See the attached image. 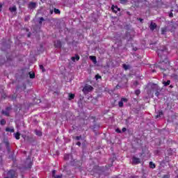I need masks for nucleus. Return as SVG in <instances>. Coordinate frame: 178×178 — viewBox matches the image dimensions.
Segmentation results:
<instances>
[{"mask_svg": "<svg viewBox=\"0 0 178 178\" xmlns=\"http://www.w3.org/2000/svg\"><path fill=\"white\" fill-rule=\"evenodd\" d=\"M156 53L161 59H165V60H163L159 65H157V67H159L162 72H165L166 69H170V63L166 59L168 56V49H166V47H163L160 49H158Z\"/></svg>", "mask_w": 178, "mask_h": 178, "instance_id": "1", "label": "nucleus"}, {"mask_svg": "<svg viewBox=\"0 0 178 178\" xmlns=\"http://www.w3.org/2000/svg\"><path fill=\"white\" fill-rule=\"evenodd\" d=\"M64 159L65 161H70L71 165H74L73 162H75V160L73 159V156H72V154H65Z\"/></svg>", "mask_w": 178, "mask_h": 178, "instance_id": "2", "label": "nucleus"}, {"mask_svg": "<svg viewBox=\"0 0 178 178\" xmlns=\"http://www.w3.org/2000/svg\"><path fill=\"white\" fill-rule=\"evenodd\" d=\"M93 90L92 86H90V85H86L83 88V92H84V94H87V92H90V91Z\"/></svg>", "mask_w": 178, "mask_h": 178, "instance_id": "3", "label": "nucleus"}, {"mask_svg": "<svg viewBox=\"0 0 178 178\" xmlns=\"http://www.w3.org/2000/svg\"><path fill=\"white\" fill-rule=\"evenodd\" d=\"M16 177V172L15 170H11L8 172L7 177L5 178H15Z\"/></svg>", "mask_w": 178, "mask_h": 178, "instance_id": "4", "label": "nucleus"}, {"mask_svg": "<svg viewBox=\"0 0 178 178\" xmlns=\"http://www.w3.org/2000/svg\"><path fill=\"white\" fill-rule=\"evenodd\" d=\"M132 163L134 165H138V163H141V159H140L136 156H134L132 158Z\"/></svg>", "mask_w": 178, "mask_h": 178, "instance_id": "5", "label": "nucleus"}, {"mask_svg": "<svg viewBox=\"0 0 178 178\" xmlns=\"http://www.w3.org/2000/svg\"><path fill=\"white\" fill-rule=\"evenodd\" d=\"M29 9H35L37 8V3L30 2L28 5Z\"/></svg>", "mask_w": 178, "mask_h": 178, "instance_id": "6", "label": "nucleus"}, {"mask_svg": "<svg viewBox=\"0 0 178 178\" xmlns=\"http://www.w3.org/2000/svg\"><path fill=\"white\" fill-rule=\"evenodd\" d=\"M111 9L114 13H118V12H120V8H119L118 6L113 5L111 7Z\"/></svg>", "mask_w": 178, "mask_h": 178, "instance_id": "7", "label": "nucleus"}, {"mask_svg": "<svg viewBox=\"0 0 178 178\" xmlns=\"http://www.w3.org/2000/svg\"><path fill=\"white\" fill-rule=\"evenodd\" d=\"M149 29L152 31H154V30H155L156 29V24L152 22L149 25Z\"/></svg>", "mask_w": 178, "mask_h": 178, "instance_id": "8", "label": "nucleus"}, {"mask_svg": "<svg viewBox=\"0 0 178 178\" xmlns=\"http://www.w3.org/2000/svg\"><path fill=\"white\" fill-rule=\"evenodd\" d=\"M9 111H10V108L7 107L6 110L2 111L3 115H4L5 116H9Z\"/></svg>", "mask_w": 178, "mask_h": 178, "instance_id": "9", "label": "nucleus"}, {"mask_svg": "<svg viewBox=\"0 0 178 178\" xmlns=\"http://www.w3.org/2000/svg\"><path fill=\"white\" fill-rule=\"evenodd\" d=\"M123 102H127V99L126 98L121 99V101L119 102L118 103V106H120V108H122L123 106Z\"/></svg>", "mask_w": 178, "mask_h": 178, "instance_id": "10", "label": "nucleus"}, {"mask_svg": "<svg viewBox=\"0 0 178 178\" xmlns=\"http://www.w3.org/2000/svg\"><path fill=\"white\" fill-rule=\"evenodd\" d=\"M54 45H55L56 48H60L62 47V43L60 42V40H56L54 42Z\"/></svg>", "mask_w": 178, "mask_h": 178, "instance_id": "11", "label": "nucleus"}, {"mask_svg": "<svg viewBox=\"0 0 178 178\" xmlns=\"http://www.w3.org/2000/svg\"><path fill=\"white\" fill-rule=\"evenodd\" d=\"M156 87V85L154 83H149L146 88V90H148V88H152V90H154Z\"/></svg>", "mask_w": 178, "mask_h": 178, "instance_id": "12", "label": "nucleus"}, {"mask_svg": "<svg viewBox=\"0 0 178 178\" xmlns=\"http://www.w3.org/2000/svg\"><path fill=\"white\" fill-rule=\"evenodd\" d=\"M89 58L95 65H97V57L94 56H90Z\"/></svg>", "mask_w": 178, "mask_h": 178, "instance_id": "13", "label": "nucleus"}, {"mask_svg": "<svg viewBox=\"0 0 178 178\" xmlns=\"http://www.w3.org/2000/svg\"><path fill=\"white\" fill-rule=\"evenodd\" d=\"M71 59L73 62H76V60H79L80 59V56H79V55H76L75 56L72 57Z\"/></svg>", "mask_w": 178, "mask_h": 178, "instance_id": "14", "label": "nucleus"}, {"mask_svg": "<svg viewBox=\"0 0 178 178\" xmlns=\"http://www.w3.org/2000/svg\"><path fill=\"white\" fill-rule=\"evenodd\" d=\"M6 131H9L10 133H14L15 132V129L13 127H7L6 128Z\"/></svg>", "mask_w": 178, "mask_h": 178, "instance_id": "15", "label": "nucleus"}, {"mask_svg": "<svg viewBox=\"0 0 178 178\" xmlns=\"http://www.w3.org/2000/svg\"><path fill=\"white\" fill-rule=\"evenodd\" d=\"M14 137L16 140H20V133L17 132L16 134H14Z\"/></svg>", "mask_w": 178, "mask_h": 178, "instance_id": "16", "label": "nucleus"}, {"mask_svg": "<svg viewBox=\"0 0 178 178\" xmlns=\"http://www.w3.org/2000/svg\"><path fill=\"white\" fill-rule=\"evenodd\" d=\"M163 84L164 87H167V86H170V80H168L167 81H163Z\"/></svg>", "mask_w": 178, "mask_h": 178, "instance_id": "17", "label": "nucleus"}, {"mask_svg": "<svg viewBox=\"0 0 178 178\" xmlns=\"http://www.w3.org/2000/svg\"><path fill=\"white\" fill-rule=\"evenodd\" d=\"M68 99L69 101H72V99H74V94L70 93Z\"/></svg>", "mask_w": 178, "mask_h": 178, "instance_id": "18", "label": "nucleus"}, {"mask_svg": "<svg viewBox=\"0 0 178 178\" xmlns=\"http://www.w3.org/2000/svg\"><path fill=\"white\" fill-rule=\"evenodd\" d=\"M9 10L11 11L12 13H13V12H16L17 8H16L15 6H14L10 8H9Z\"/></svg>", "mask_w": 178, "mask_h": 178, "instance_id": "19", "label": "nucleus"}, {"mask_svg": "<svg viewBox=\"0 0 178 178\" xmlns=\"http://www.w3.org/2000/svg\"><path fill=\"white\" fill-rule=\"evenodd\" d=\"M166 31H168V28L163 27L161 29V34H165Z\"/></svg>", "mask_w": 178, "mask_h": 178, "instance_id": "20", "label": "nucleus"}, {"mask_svg": "<svg viewBox=\"0 0 178 178\" xmlns=\"http://www.w3.org/2000/svg\"><path fill=\"white\" fill-rule=\"evenodd\" d=\"M123 68L124 69V70H129V69H130V65H126V64H123Z\"/></svg>", "mask_w": 178, "mask_h": 178, "instance_id": "21", "label": "nucleus"}, {"mask_svg": "<svg viewBox=\"0 0 178 178\" xmlns=\"http://www.w3.org/2000/svg\"><path fill=\"white\" fill-rule=\"evenodd\" d=\"M30 79H34L35 77V74L34 72H29Z\"/></svg>", "mask_w": 178, "mask_h": 178, "instance_id": "22", "label": "nucleus"}, {"mask_svg": "<svg viewBox=\"0 0 178 178\" xmlns=\"http://www.w3.org/2000/svg\"><path fill=\"white\" fill-rule=\"evenodd\" d=\"M163 115V112L159 111V115H156V119H158V118H161V116Z\"/></svg>", "mask_w": 178, "mask_h": 178, "instance_id": "23", "label": "nucleus"}, {"mask_svg": "<svg viewBox=\"0 0 178 178\" xmlns=\"http://www.w3.org/2000/svg\"><path fill=\"white\" fill-rule=\"evenodd\" d=\"M0 124H1V126H3V125L6 124V121L5 120V119H2L0 121Z\"/></svg>", "mask_w": 178, "mask_h": 178, "instance_id": "24", "label": "nucleus"}, {"mask_svg": "<svg viewBox=\"0 0 178 178\" xmlns=\"http://www.w3.org/2000/svg\"><path fill=\"white\" fill-rule=\"evenodd\" d=\"M149 166L152 169H154L155 168V164L152 162V161H150L149 162Z\"/></svg>", "mask_w": 178, "mask_h": 178, "instance_id": "25", "label": "nucleus"}, {"mask_svg": "<svg viewBox=\"0 0 178 178\" xmlns=\"http://www.w3.org/2000/svg\"><path fill=\"white\" fill-rule=\"evenodd\" d=\"M120 3H122V5H124L127 3V0H120Z\"/></svg>", "mask_w": 178, "mask_h": 178, "instance_id": "26", "label": "nucleus"}, {"mask_svg": "<svg viewBox=\"0 0 178 178\" xmlns=\"http://www.w3.org/2000/svg\"><path fill=\"white\" fill-rule=\"evenodd\" d=\"M54 13H56V15H58L60 13V10H59V9L54 8Z\"/></svg>", "mask_w": 178, "mask_h": 178, "instance_id": "27", "label": "nucleus"}, {"mask_svg": "<svg viewBox=\"0 0 178 178\" xmlns=\"http://www.w3.org/2000/svg\"><path fill=\"white\" fill-rule=\"evenodd\" d=\"M35 134H36V136H42V134H41V131H35Z\"/></svg>", "mask_w": 178, "mask_h": 178, "instance_id": "28", "label": "nucleus"}, {"mask_svg": "<svg viewBox=\"0 0 178 178\" xmlns=\"http://www.w3.org/2000/svg\"><path fill=\"white\" fill-rule=\"evenodd\" d=\"M96 80H98L99 79H102L101 76L99 74L95 75Z\"/></svg>", "mask_w": 178, "mask_h": 178, "instance_id": "29", "label": "nucleus"}, {"mask_svg": "<svg viewBox=\"0 0 178 178\" xmlns=\"http://www.w3.org/2000/svg\"><path fill=\"white\" fill-rule=\"evenodd\" d=\"M56 170H53L52 172H51V175H52V177H54L56 175Z\"/></svg>", "mask_w": 178, "mask_h": 178, "instance_id": "30", "label": "nucleus"}, {"mask_svg": "<svg viewBox=\"0 0 178 178\" xmlns=\"http://www.w3.org/2000/svg\"><path fill=\"white\" fill-rule=\"evenodd\" d=\"M140 90H136L135 91V94H136V95H140Z\"/></svg>", "mask_w": 178, "mask_h": 178, "instance_id": "31", "label": "nucleus"}, {"mask_svg": "<svg viewBox=\"0 0 178 178\" xmlns=\"http://www.w3.org/2000/svg\"><path fill=\"white\" fill-rule=\"evenodd\" d=\"M42 22H44V17H40V22H39L40 24H41V23H42Z\"/></svg>", "mask_w": 178, "mask_h": 178, "instance_id": "32", "label": "nucleus"}, {"mask_svg": "<svg viewBox=\"0 0 178 178\" xmlns=\"http://www.w3.org/2000/svg\"><path fill=\"white\" fill-rule=\"evenodd\" d=\"M173 10H171V13L169 14L170 17H173Z\"/></svg>", "mask_w": 178, "mask_h": 178, "instance_id": "33", "label": "nucleus"}, {"mask_svg": "<svg viewBox=\"0 0 178 178\" xmlns=\"http://www.w3.org/2000/svg\"><path fill=\"white\" fill-rule=\"evenodd\" d=\"M54 178H62V175H56Z\"/></svg>", "mask_w": 178, "mask_h": 178, "instance_id": "34", "label": "nucleus"}, {"mask_svg": "<svg viewBox=\"0 0 178 178\" xmlns=\"http://www.w3.org/2000/svg\"><path fill=\"white\" fill-rule=\"evenodd\" d=\"M40 69H41L42 70V72H44V66L43 65H40Z\"/></svg>", "mask_w": 178, "mask_h": 178, "instance_id": "35", "label": "nucleus"}, {"mask_svg": "<svg viewBox=\"0 0 178 178\" xmlns=\"http://www.w3.org/2000/svg\"><path fill=\"white\" fill-rule=\"evenodd\" d=\"M115 131H116L117 133H122V131H120V129H117L115 130Z\"/></svg>", "mask_w": 178, "mask_h": 178, "instance_id": "36", "label": "nucleus"}, {"mask_svg": "<svg viewBox=\"0 0 178 178\" xmlns=\"http://www.w3.org/2000/svg\"><path fill=\"white\" fill-rule=\"evenodd\" d=\"M81 136H76V140H81Z\"/></svg>", "mask_w": 178, "mask_h": 178, "instance_id": "37", "label": "nucleus"}, {"mask_svg": "<svg viewBox=\"0 0 178 178\" xmlns=\"http://www.w3.org/2000/svg\"><path fill=\"white\" fill-rule=\"evenodd\" d=\"M163 178H170L169 175H165L163 177Z\"/></svg>", "mask_w": 178, "mask_h": 178, "instance_id": "38", "label": "nucleus"}, {"mask_svg": "<svg viewBox=\"0 0 178 178\" xmlns=\"http://www.w3.org/2000/svg\"><path fill=\"white\" fill-rule=\"evenodd\" d=\"M76 145H79V147H80V145H81V143L77 142V143H76Z\"/></svg>", "mask_w": 178, "mask_h": 178, "instance_id": "39", "label": "nucleus"}, {"mask_svg": "<svg viewBox=\"0 0 178 178\" xmlns=\"http://www.w3.org/2000/svg\"><path fill=\"white\" fill-rule=\"evenodd\" d=\"M159 95V92H156V93H155V96L156 97H158Z\"/></svg>", "mask_w": 178, "mask_h": 178, "instance_id": "40", "label": "nucleus"}, {"mask_svg": "<svg viewBox=\"0 0 178 178\" xmlns=\"http://www.w3.org/2000/svg\"><path fill=\"white\" fill-rule=\"evenodd\" d=\"M127 129L126 128H122V131L123 133H124V131H126Z\"/></svg>", "mask_w": 178, "mask_h": 178, "instance_id": "41", "label": "nucleus"}, {"mask_svg": "<svg viewBox=\"0 0 178 178\" xmlns=\"http://www.w3.org/2000/svg\"><path fill=\"white\" fill-rule=\"evenodd\" d=\"M2 10V4H0V12Z\"/></svg>", "mask_w": 178, "mask_h": 178, "instance_id": "42", "label": "nucleus"}, {"mask_svg": "<svg viewBox=\"0 0 178 178\" xmlns=\"http://www.w3.org/2000/svg\"><path fill=\"white\" fill-rule=\"evenodd\" d=\"M50 13H51V15H52V13H54V10H51Z\"/></svg>", "mask_w": 178, "mask_h": 178, "instance_id": "43", "label": "nucleus"}, {"mask_svg": "<svg viewBox=\"0 0 178 178\" xmlns=\"http://www.w3.org/2000/svg\"><path fill=\"white\" fill-rule=\"evenodd\" d=\"M140 22H143V19L139 18Z\"/></svg>", "mask_w": 178, "mask_h": 178, "instance_id": "44", "label": "nucleus"}, {"mask_svg": "<svg viewBox=\"0 0 178 178\" xmlns=\"http://www.w3.org/2000/svg\"><path fill=\"white\" fill-rule=\"evenodd\" d=\"M131 3H134L136 1H133V0L131 1Z\"/></svg>", "mask_w": 178, "mask_h": 178, "instance_id": "45", "label": "nucleus"}, {"mask_svg": "<svg viewBox=\"0 0 178 178\" xmlns=\"http://www.w3.org/2000/svg\"><path fill=\"white\" fill-rule=\"evenodd\" d=\"M155 72V70H153V72Z\"/></svg>", "mask_w": 178, "mask_h": 178, "instance_id": "46", "label": "nucleus"}]
</instances>
